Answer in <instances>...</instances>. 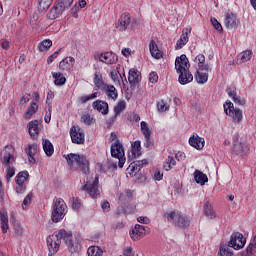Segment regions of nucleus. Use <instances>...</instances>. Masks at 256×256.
<instances>
[{
    "mask_svg": "<svg viewBox=\"0 0 256 256\" xmlns=\"http://www.w3.org/2000/svg\"><path fill=\"white\" fill-rule=\"evenodd\" d=\"M191 64H189V59L187 55L182 54L181 56L176 57L175 60V69L178 76V83L180 85H188L193 81V74L189 70Z\"/></svg>",
    "mask_w": 256,
    "mask_h": 256,
    "instance_id": "obj_1",
    "label": "nucleus"
},
{
    "mask_svg": "<svg viewBox=\"0 0 256 256\" xmlns=\"http://www.w3.org/2000/svg\"><path fill=\"white\" fill-rule=\"evenodd\" d=\"M0 161L6 168V181L9 183L15 177V167L11 166L15 163V149L13 146H5L1 152Z\"/></svg>",
    "mask_w": 256,
    "mask_h": 256,
    "instance_id": "obj_2",
    "label": "nucleus"
},
{
    "mask_svg": "<svg viewBox=\"0 0 256 256\" xmlns=\"http://www.w3.org/2000/svg\"><path fill=\"white\" fill-rule=\"evenodd\" d=\"M67 215V204L64 199L56 198L52 204V214L51 219L53 223H59L65 219Z\"/></svg>",
    "mask_w": 256,
    "mask_h": 256,
    "instance_id": "obj_3",
    "label": "nucleus"
},
{
    "mask_svg": "<svg viewBox=\"0 0 256 256\" xmlns=\"http://www.w3.org/2000/svg\"><path fill=\"white\" fill-rule=\"evenodd\" d=\"M63 235H65V229H60L58 232L47 237L48 256H53L59 251Z\"/></svg>",
    "mask_w": 256,
    "mask_h": 256,
    "instance_id": "obj_4",
    "label": "nucleus"
},
{
    "mask_svg": "<svg viewBox=\"0 0 256 256\" xmlns=\"http://www.w3.org/2000/svg\"><path fill=\"white\" fill-rule=\"evenodd\" d=\"M63 241L70 253H79L83 247L81 245V236H73V233L67 230H65V235H63Z\"/></svg>",
    "mask_w": 256,
    "mask_h": 256,
    "instance_id": "obj_5",
    "label": "nucleus"
},
{
    "mask_svg": "<svg viewBox=\"0 0 256 256\" xmlns=\"http://www.w3.org/2000/svg\"><path fill=\"white\" fill-rule=\"evenodd\" d=\"M64 157L70 167L77 165L78 167H82L83 173H89V161L84 155L70 153L64 155Z\"/></svg>",
    "mask_w": 256,
    "mask_h": 256,
    "instance_id": "obj_6",
    "label": "nucleus"
},
{
    "mask_svg": "<svg viewBox=\"0 0 256 256\" xmlns=\"http://www.w3.org/2000/svg\"><path fill=\"white\" fill-rule=\"evenodd\" d=\"M165 217L167 221H169V223H174L176 227H189L191 223L189 218L181 214V212H175V211L167 212L165 214Z\"/></svg>",
    "mask_w": 256,
    "mask_h": 256,
    "instance_id": "obj_7",
    "label": "nucleus"
},
{
    "mask_svg": "<svg viewBox=\"0 0 256 256\" xmlns=\"http://www.w3.org/2000/svg\"><path fill=\"white\" fill-rule=\"evenodd\" d=\"M223 107L225 114L231 117L234 123H241L243 121V111L235 108L231 101H226Z\"/></svg>",
    "mask_w": 256,
    "mask_h": 256,
    "instance_id": "obj_8",
    "label": "nucleus"
},
{
    "mask_svg": "<svg viewBox=\"0 0 256 256\" xmlns=\"http://www.w3.org/2000/svg\"><path fill=\"white\" fill-rule=\"evenodd\" d=\"M111 156L114 159H118V167L123 169V165H125V150L123 149V144L119 143V141L114 142L110 148Z\"/></svg>",
    "mask_w": 256,
    "mask_h": 256,
    "instance_id": "obj_9",
    "label": "nucleus"
},
{
    "mask_svg": "<svg viewBox=\"0 0 256 256\" xmlns=\"http://www.w3.org/2000/svg\"><path fill=\"white\" fill-rule=\"evenodd\" d=\"M232 152L234 155H239L240 157L249 153V145L239 138V134L233 136Z\"/></svg>",
    "mask_w": 256,
    "mask_h": 256,
    "instance_id": "obj_10",
    "label": "nucleus"
},
{
    "mask_svg": "<svg viewBox=\"0 0 256 256\" xmlns=\"http://www.w3.org/2000/svg\"><path fill=\"white\" fill-rule=\"evenodd\" d=\"M82 191H85L92 199L99 197V176H95L94 181L87 182L82 186Z\"/></svg>",
    "mask_w": 256,
    "mask_h": 256,
    "instance_id": "obj_11",
    "label": "nucleus"
},
{
    "mask_svg": "<svg viewBox=\"0 0 256 256\" xmlns=\"http://www.w3.org/2000/svg\"><path fill=\"white\" fill-rule=\"evenodd\" d=\"M246 243L247 240H245L243 234L239 232L233 233L230 237V241L228 242L229 247H232V249H235L236 251H239V249H243Z\"/></svg>",
    "mask_w": 256,
    "mask_h": 256,
    "instance_id": "obj_12",
    "label": "nucleus"
},
{
    "mask_svg": "<svg viewBox=\"0 0 256 256\" xmlns=\"http://www.w3.org/2000/svg\"><path fill=\"white\" fill-rule=\"evenodd\" d=\"M129 25H132V27H135V25H137V20H133L131 22V14L125 12L118 19L116 28L119 31H127V27H129Z\"/></svg>",
    "mask_w": 256,
    "mask_h": 256,
    "instance_id": "obj_13",
    "label": "nucleus"
},
{
    "mask_svg": "<svg viewBox=\"0 0 256 256\" xmlns=\"http://www.w3.org/2000/svg\"><path fill=\"white\" fill-rule=\"evenodd\" d=\"M72 143L83 145L85 143V132L80 127L72 126L70 129Z\"/></svg>",
    "mask_w": 256,
    "mask_h": 256,
    "instance_id": "obj_14",
    "label": "nucleus"
},
{
    "mask_svg": "<svg viewBox=\"0 0 256 256\" xmlns=\"http://www.w3.org/2000/svg\"><path fill=\"white\" fill-rule=\"evenodd\" d=\"M147 231H149V227L136 224L130 231V237L133 241H139V239L145 237V233H147Z\"/></svg>",
    "mask_w": 256,
    "mask_h": 256,
    "instance_id": "obj_15",
    "label": "nucleus"
},
{
    "mask_svg": "<svg viewBox=\"0 0 256 256\" xmlns=\"http://www.w3.org/2000/svg\"><path fill=\"white\" fill-rule=\"evenodd\" d=\"M191 33V27H186L182 30V35L177 40L175 49L176 51H179V49H183L187 43H189V35Z\"/></svg>",
    "mask_w": 256,
    "mask_h": 256,
    "instance_id": "obj_16",
    "label": "nucleus"
},
{
    "mask_svg": "<svg viewBox=\"0 0 256 256\" xmlns=\"http://www.w3.org/2000/svg\"><path fill=\"white\" fill-rule=\"evenodd\" d=\"M133 197V194L130 190H126L124 193H121L119 196V202L121 205L118 207L117 215H121L122 213H127V209H125L126 201H130Z\"/></svg>",
    "mask_w": 256,
    "mask_h": 256,
    "instance_id": "obj_17",
    "label": "nucleus"
},
{
    "mask_svg": "<svg viewBox=\"0 0 256 256\" xmlns=\"http://www.w3.org/2000/svg\"><path fill=\"white\" fill-rule=\"evenodd\" d=\"M38 149H39V146L37 145V143L29 144L24 149V152L28 157V162L31 163L32 165H35L36 163L35 156L37 155Z\"/></svg>",
    "mask_w": 256,
    "mask_h": 256,
    "instance_id": "obj_18",
    "label": "nucleus"
},
{
    "mask_svg": "<svg viewBox=\"0 0 256 256\" xmlns=\"http://www.w3.org/2000/svg\"><path fill=\"white\" fill-rule=\"evenodd\" d=\"M92 108L101 113L107 115L109 113V104L103 100H96L92 103Z\"/></svg>",
    "mask_w": 256,
    "mask_h": 256,
    "instance_id": "obj_19",
    "label": "nucleus"
},
{
    "mask_svg": "<svg viewBox=\"0 0 256 256\" xmlns=\"http://www.w3.org/2000/svg\"><path fill=\"white\" fill-rule=\"evenodd\" d=\"M99 61L106 63V65H113L118 61V59L115 53L105 52L99 55Z\"/></svg>",
    "mask_w": 256,
    "mask_h": 256,
    "instance_id": "obj_20",
    "label": "nucleus"
},
{
    "mask_svg": "<svg viewBox=\"0 0 256 256\" xmlns=\"http://www.w3.org/2000/svg\"><path fill=\"white\" fill-rule=\"evenodd\" d=\"M131 147V152L128 154V161L141 157V142L136 140L134 143H132Z\"/></svg>",
    "mask_w": 256,
    "mask_h": 256,
    "instance_id": "obj_21",
    "label": "nucleus"
},
{
    "mask_svg": "<svg viewBox=\"0 0 256 256\" xmlns=\"http://www.w3.org/2000/svg\"><path fill=\"white\" fill-rule=\"evenodd\" d=\"M237 23H239V21L237 20L236 14L234 13L225 14L224 25L226 29H233V27H237Z\"/></svg>",
    "mask_w": 256,
    "mask_h": 256,
    "instance_id": "obj_22",
    "label": "nucleus"
},
{
    "mask_svg": "<svg viewBox=\"0 0 256 256\" xmlns=\"http://www.w3.org/2000/svg\"><path fill=\"white\" fill-rule=\"evenodd\" d=\"M189 145L194 147V149L201 151V149L205 147V139L199 137V135H192L189 139Z\"/></svg>",
    "mask_w": 256,
    "mask_h": 256,
    "instance_id": "obj_23",
    "label": "nucleus"
},
{
    "mask_svg": "<svg viewBox=\"0 0 256 256\" xmlns=\"http://www.w3.org/2000/svg\"><path fill=\"white\" fill-rule=\"evenodd\" d=\"M102 91H104L108 99H112V101H117V98L119 97V92L117 91V88H115V86L107 84Z\"/></svg>",
    "mask_w": 256,
    "mask_h": 256,
    "instance_id": "obj_24",
    "label": "nucleus"
},
{
    "mask_svg": "<svg viewBox=\"0 0 256 256\" xmlns=\"http://www.w3.org/2000/svg\"><path fill=\"white\" fill-rule=\"evenodd\" d=\"M63 11H65L63 6L57 3L51 8L49 13L47 14V17L48 19H51V20L57 19L58 17H61V15H63Z\"/></svg>",
    "mask_w": 256,
    "mask_h": 256,
    "instance_id": "obj_25",
    "label": "nucleus"
},
{
    "mask_svg": "<svg viewBox=\"0 0 256 256\" xmlns=\"http://www.w3.org/2000/svg\"><path fill=\"white\" fill-rule=\"evenodd\" d=\"M28 132L32 139H37L39 136V121L32 120L28 123Z\"/></svg>",
    "mask_w": 256,
    "mask_h": 256,
    "instance_id": "obj_26",
    "label": "nucleus"
},
{
    "mask_svg": "<svg viewBox=\"0 0 256 256\" xmlns=\"http://www.w3.org/2000/svg\"><path fill=\"white\" fill-rule=\"evenodd\" d=\"M42 147H43V151L47 157H53V154L55 153V148L53 147V143H51V140L43 139Z\"/></svg>",
    "mask_w": 256,
    "mask_h": 256,
    "instance_id": "obj_27",
    "label": "nucleus"
},
{
    "mask_svg": "<svg viewBox=\"0 0 256 256\" xmlns=\"http://www.w3.org/2000/svg\"><path fill=\"white\" fill-rule=\"evenodd\" d=\"M85 7H87V1L79 0L78 2H76L71 9L72 17H74V19H77L79 17V11H81V9H85Z\"/></svg>",
    "mask_w": 256,
    "mask_h": 256,
    "instance_id": "obj_28",
    "label": "nucleus"
},
{
    "mask_svg": "<svg viewBox=\"0 0 256 256\" xmlns=\"http://www.w3.org/2000/svg\"><path fill=\"white\" fill-rule=\"evenodd\" d=\"M0 223L2 233H7L9 229V217L7 216V211L5 209L0 210Z\"/></svg>",
    "mask_w": 256,
    "mask_h": 256,
    "instance_id": "obj_29",
    "label": "nucleus"
},
{
    "mask_svg": "<svg viewBox=\"0 0 256 256\" xmlns=\"http://www.w3.org/2000/svg\"><path fill=\"white\" fill-rule=\"evenodd\" d=\"M128 81L130 85H137L141 81V72L136 69H130L128 74Z\"/></svg>",
    "mask_w": 256,
    "mask_h": 256,
    "instance_id": "obj_30",
    "label": "nucleus"
},
{
    "mask_svg": "<svg viewBox=\"0 0 256 256\" xmlns=\"http://www.w3.org/2000/svg\"><path fill=\"white\" fill-rule=\"evenodd\" d=\"M147 163V159L134 161L129 165L128 169H130L132 173H139V171H141V169H143V166L147 165Z\"/></svg>",
    "mask_w": 256,
    "mask_h": 256,
    "instance_id": "obj_31",
    "label": "nucleus"
},
{
    "mask_svg": "<svg viewBox=\"0 0 256 256\" xmlns=\"http://www.w3.org/2000/svg\"><path fill=\"white\" fill-rule=\"evenodd\" d=\"M52 77L54 79V85L57 87H62V85L67 83V78L61 72H52Z\"/></svg>",
    "mask_w": 256,
    "mask_h": 256,
    "instance_id": "obj_32",
    "label": "nucleus"
},
{
    "mask_svg": "<svg viewBox=\"0 0 256 256\" xmlns=\"http://www.w3.org/2000/svg\"><path fill=\"white\" fill-rule=\"evenodd\" d=\"M194 179H195L196 183H198L199 185H205L207 183V181H209V178H207V174H205L199 170H195Z\"/></svg>",
    "mask_w": 256,
    "mask_h": 256,
    "instance_id": "obj_33",
    "label": "nucleus"
},
{
    "mask_svg": "<svg viewBox=\"0 0 256 256\" xmlns=\"http://www.w3.org/2000/svg\"><path fill=\"white\" fill-rule=\"evenodd\" d=\"M228 244H221L219 247V251L217 256H232L233 255V249Z\"/></svg>",
    "mask_w": 256,
    "mask_h": 256,
    "instance_id": "obj_34",
    "label": "nucleus"
},
{
    "mask_svg": "<svg viewBox=\"0 0 256 256\" xmlns=\"http://www.w3.org/2000/svg\"><path fill=\"white\" fill-rule=\"evenodd\" d=\"M149 49H150V53L152 55V57H154V59H161L163 57V55L161 54V51H159V48L157 47V44L155 43V41H151L149 44Z\"/></svg>",
    "mask_w": 256,
    "mask_h": 256,
    "instance_id": "obj_35",
    "label": "nucleus"
},
{
    "mask_svg": "<svg viewBox=\"0 0 256 256\" xmlns=\"http://www.w3.org/2000/svg\"><path fill=\"white\" fill-rule=\"evenodd\" d=\"M94 84H95V91H98V89H101V91L104 89V87L107 85L101 76L99 72H96L94 75Z\"/></svg>",
    "mask_w": 256,
    "mask_h": 256,
    "instance_id": "obj_36",
    "label": "nucleus"
},
{
    "mask_svg": "<svg viewBox=\"0 0 256 256\" xmlns=\"http://www.w3.org/2000/svg\"><path fill=\"white\" fill-rule=\"evenodd\" d=\"M195 80L199 85H205L209 81V74L205 72L196 71Z\"/></svg>",
    "mask_w": 256,
    "mask_h": 256,
    "instance_id": "obj_37",
    "label": "nucleus"
},
{
    "mask_svg": "<svg viewBox=\"0 0 256 256\" xmlns=\"http://www.w3.org/2000/svg\"><path fill=\"white\" fill-rule=\"evenodd\" d=\"M27 179H29V172L25 170V171L19 172L16 175L15 183L16 185H21V184L25 185V181H27Z\"/></svg>",
    "mask_w": 256,
    "mask_h": 256,
    "instance_id": "obj_38",
    "label": "nucleus"
},
{
    "mask_svg": "<svg viewBox=\"0 0 256 256\" xmlns=\"http://www.w3.org/2000/svg\"><path fill=\"white\" fill-rule=\"evenodd\" d=\"M251 57H253V51L251 50H246L241 52L237 59L240 61V63H247V61H251Z\"/></svg>",
    "mask_w": 256,
    "mask_h": 256,
    "instance_id": "obj_39",
    "label": "nucleus"
},
{
    "mask_svg": "<svg viewBox=\"0 0 256 256\" xmlns=\"http://www.w3.org/2000/svg\"><path fill=\"white\" fill-rule=\"evenodd\" d=\"M38 109L39 105H37V102H31L30 107H28V110L24 115L25 119H31V117L35 115V112L38 111Z\"/></svg>",
    "mask_w": 256,
    "mask_h": 256,
    "instance_id": "obj_40",
    "label": "nucleus"
},
{
    "mask_svg": "<svg viewBox=\"0 0 256 256\" xmlns=\"http://www.w3.org/2000/svg\"><path fill=\"white\" fill-rule=\"evenodd\" d=\"M256 255V235L253 237L248 247L246 248V256Z\"/></svg>",
    "mask_w": 256,
    "mask_h": 256,
    "instance_id": "obj_41",
    "label": "nucleus"
},
{
    "mask_svg": "<svg viewBox=\"0 0 256 256\" xmlns=\"http://www.w3.org/2000/svg\"><path fill=\"white\" fill-rule=\"evenodd\" d=\"M88 256H103V250L99 246H90L87 250Z\"/></svg>",
    "mask_w": 256,
    "mask_h": 256,
    "instance_id": "obj_42",
    "label": "nucleus"
},
{
    "mask_svg": "<svg viewBox=\"0 0 256 256\" xmlns=\"http://www.w3.org/2000/svg\"><path fill=\"white\" fill-rule=\"evenodd\" d=\"M204 213L206 216H208L209 219H215L217 215H215V211H213V208L211 207V204L209 202H206L204 205Z\"/></svg>",
    "mask_w": 256,
    "mask_h": 256,
    "instance_id": "obj_43",
    "label": "nucleus"
},
{
    "mask_svg": "<svg viewBox=\"0 0 256 256\" xmlns=\"http://www.w3.org/2000/svg\"><path fill=\"white\" fill-rule=\"evenodd\" d=\"M52 3H53V0H39L38 2L39 11H42V12L47 11V9L51 7Z\"/></svg>",
    "mask_w": 256,
    "mask_h": 256,
    "instance_id": "obj_44",
    "label": "nucleus"
},
{
    "mask_svg": "<svg viewBox=\"0 0 256 256\" xmlns=\"http://www.w3.org/2000/svg\"><path fill=\"white\" fill-rule=\"evenodd\" d=\"M53 45V42L49 39L42 41L38 44V50L40 52L48 51L51 46Z\"/></svg>",
    "mask_w": 256,
    "mask_h": 256,
    "instance_id": "obj_45",
    "label": "nucleus"
},
{
    "mask_svg": "<svg viewBox=\"0 0 256 256\" xmlns=\"http://www.w3.org/2000/svg\"><path fill=\"white\" fill-rule=\"evenodd\" d=\"M176 163L177 162L175 161V158H173L172 156H168V158L166 159V161L164 163L165 171H171V169L173 167H175Z\"/></svg>",
    "mask_w": 256,
    "mask_h": 256,
    "instance_id": "obj_46",
    "label": "nucleus"
},
{
    "mask_svg": "<svg viewBox=\"0 0 256 256\" xmlns=\"http://www.w3.org/2000/svg\"><path fill=\"white\" fill-rule=\"evenodd\" d=\"M125 109H127V103L125 102V100H122L118 102V104L114 107V113L116 115H120L122 111H125Z\"/></svg>",
    "mask_w": 256,
    "mask_h": 256,
    "instance_id": "obj_47",
    "label": "nucleus"
},
{
    "mask_svg": "<svg viewBox=\"0 0 256 256\" xmlns=\"http://www.w3.org/2000/svg\"><path fill=\"white\" fill-rule=\"evenodd\" d=\"M140 128H141V132L145 137H151V129H149V124H147V122L142 121L140 123Z\"/></svg>",
    "mask_w": 256,
    "mask_h": 256,
    "instance_id": "obj_48",
    "label": "nucleus"
},
{
    "mask_svg": "<svg viewBox=\"0 0 256 256\" xmlns=\"http://www.w3.org/2000/svg\"><path fill=\"white\" fill-rule=\"evenodd\" d=\"M71 204H72V209H74L75 211H79V209L83 207V201L81 200V198L72 197Z\"/></svg>",
    "mask_w": 256,
    "mask_h": 256,
    "instance_id": "obj_49",
    "label": "nucleus"
},
{
    "mask_svg": "<svg viewBox=\"0 0 256 256\" xmlns=\"http://www.w3.org/2000/svg\"><path fill=\"white\" fill-rule=\"evenodd\" d=\"M13 229H14L15 237L23 236V226H21V224L19 222H15L13 224Z\"/></svg>",
    "mask_w": 256,
    "mask_h": 256,
    "instance_id": "obj_50",
    "label": "nucleus"
},
{
    "mask_svg": "<svg viewBox=\"0 0 256 256\" xmlns=\"http://www.w3.org/2000/svg\"><path fill=\"white\" fill-rule=\"evenodd\" d=\"M98 95H99L98 92H94L89 95L81 96L79 101H80V103H87V101H91V99H97Z\"/></svg>",
    "mask_w": 256,
    "mask_h": 256,
    "instance_id": "obj_51",
    "label": "nucleus"
},
{
    "mask_svg": "<svg viewBox=\"0 0 256 256\" xmlns=\"http://www.w3.org/2000/svg\"><path fill=\"white\" fill-rule=\"evenodd\" d=\"M73 67V64H70L66 58H64L60 63H59V69L62 71H69Z\"/></svg>",
    "mask_w": 256,
    "mask_h": 256,
    "instance_id": "obj_52",
    "label": "nucleus"
},
{
    "mask_svg": "<svg viewBox=\"0 0 256 256\" xmlns=\"http://www.w3.org/2000/svg\"><path fill=\"white\" fill-rule=\"evenodd\" d=\"M158 111L160 113H165V111H169V104L167 102L161 100L157 103Z\"/></svg>",
    "mask_w": 256,
    "mask_h": 256,
    "instance_id": "obj_53",
    "label": "nucleus"
},
{
    "mask_svg": "<svg viewBox=\"0 0 256 256\" xmlns=\"http://www.w3.org/2000/svg\"><path fill=\"white\" fill-rule=\"evenodd\" d=\"M31 199H33V194L32 193L27 194V196L24 198L22 202L23 209H27V207L31 205Z\"/></svg>",
    "mask_w": 256,
    "mask_h": 256,
    "instance_id": "obj_54",
    "label": "nucleus"
},
{
    "mask_svg": "<svg viewBox=\"0 0 256 256\" xmlns=\"http://www.w3.org/2000/svg\"><path fill=\"white\" fill-rule=\"evenodd\" d=\"M93 118H91V115L84 114L81 116V122L84 123V125H93Z\"/></svg>",
    "mask_w": 256,
    "mask_h": 256,
    "instance_id": "obj_55",
    "label": "nucleus"
},
{
    "mask_svg": "<svg viewBox=\"0 0 256 256\" xmlns=\"http://www.w3.org/2000/svg\"><path fill=\"white\" fill-rule=\"evenodd\" d=\"M210 21L214 29H216V31H219V32L223 31V26H221V23H219L217 18H211Z\"/></svg>",
    "mask_w": 256,
    "mask_h": 256,
    "instance_id": "obj_56",
    "label": "nucleus"
},
{
    "mask_svg": "<svg viewBox=\"0 0 256 256\" xmlns=\"http://www.w3.org/2000/svg\"><path fill=\"white\" fill-rule=\"evenodd\" d=\"M58 3L65 11V9H69L73 5V0H60Z\"/></svg>",
    "mask_w": 256,
    "mask_h": 256,
    "instance_id": "obj_57",
    "label": "nucleus"
},
{
    "mask_svg": "<svg viewBox=\"0 0 256 256\" xmlns=\"http://www.w3.org/2000/svg\"><path fill=\"white\" fill-rule=\"evenodd\" d=\"M51 111H53V106L48 104V111H46V115L44 117L45 123H51Z\"/></svg>",
    "mask_w": 256,
    "mask_h": 256,
    "instance_id": "obj_58",
    "label": "nucleus"
},
{
    "mask_svg": "<svg viewBox=\"0 0 256 256\" xmlns=\"http://www.w3.org/2000/svg\"><path fill=\"white\" fill-rule=\"evenodd\" d=\"M101 207L104 213H109V211H111V204H109V201L107 200L101 202Z\"/></svg>",
    "mask_w": 256,
    "mask_h": 256,
    "instance_id": "obj_59",
    "label": "nucleus"
},
{
    "mask_svg": "<svg viewBox=\"0 0 256 256\" xmlns=\"http://www.w3.org/2000/svg\"><path fill=\"white\" fill-rule=\"evenodd\" d=\"M226 91H227L228 97H230V99H233L234 97L237 96V88H235V86L229 87Z\"/></svg>",
    "mask_w": 256,
    "mask_h": 256,
    "instance_id": "obj_60",
    "label": "nucleus"
},
{
    "mask_svg": "<svg viewBox=\"0 0 256 256\" xmlns=\"http://www.w3.org/2000/svg\"><path fill=\"white\" fill-rule=\"evenodd\" d=\"M194 63H197L198 65H201V64L205 63V55H203V54H198V55L194 58Z\"/></svg>",
    "mask_w": 256,
    "mask_h": 256,
    "instance_id": "obj_61",
    "label": "nucleus"
},
{
    "mask_svg": "<svg viewBox=\"0 0 256 256\" xmlns=\"http://www.w3.org/2000/svg\"><path fill=\"white\" fill-rule=\"evenodd\" d=\"M124 256H135V253H133V247L126 246L123 251Z\"/></svg>",
    "mask_w": 256,
    "mask_h": 256,
    "instance_id": "obj_62",
    "label": "nucleus"
},
{
    "mask_svg": "<svg viewBox=\"0 0 256 256\" xmlns=\"http://www.w3.org/2000/svg\"><path fill=\"white\" fill-rule=\"evenodd\" d=\"M149 81L150 83H157V81H159V76L157 75V73L151 72L149 74Z\"/></svg>",
    "mask_w": 256,
    "mask_h": 256,
    "instance_id": "obj_63",
    "label": "nucleus"
},
{
    "mask_svg": "<svg viewBox=\"0 0 256 256\" xmlns=\"http://www.w3.org/2000/svg\"><path fill=\"white\" fill-rule=\"evenodd\" d=\"M232 101H234V103H236V105H245V100L240 97V96H234Z\"/></svg>",
    "mask_w": 256,
    "mask_h": 256,
    "instance_id": "obj_64",
    "label": "nucleus"
}]
</instances>
